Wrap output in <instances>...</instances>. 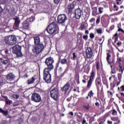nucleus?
<instances>
[{
    "instance_id": "nucleus-1",
    "label": "nucleus",
    "mask_w": 124,
    "mask_h": 124,
    "mask_svg": "<svg viewBox=\"0 0 124 124\" xmlns=\"http://www.w3.org/2000/svg\"><path fill=\"white\" fill-rule=\"evenodd\" d=\"M33 38L34 39V45L31 48L32 51L35 55H39L45 49V46H44L43 43H40V38L39 36H35Z\"/></svg>"
},
{
    "instance_id": "nucleus-2",
    "label": "nucleus",
    "mask_w": 124,
    "mask_h": 124,
    "mask_svg": "<svg viewBox=\"0 0 124 124\" xmlns=\"http://www.w3.org/2000/svg\"><path fill=\"white\" fill-rule=\"evenodd\" d=\"M46 31L50 35L57 34L58 32V25H57V22H52L47 26Z\"/></svg>"
},
{
    "instance_id": "nucleus-3",
    "label": "nucleus",
    "mask_w": 124,
    "mask_h": 124,
    "mask_svg": "<svg viewBox=\"0 0 124 124\" xmlns=\"http://www.w3.org/2000/svg\"><path fill=\"white\" fill-rule=\"evenodd\" d=\"M4 41L8 46H13L17 43V38L14 35H8L4 37Z\"/></svg>"
},
{
    "instance_id": "nucleus-4",
    "label": "nucleus",
    "mask_w": 124,
    "mask_h": 124,
    "mask_svg": "<svg viewBox=\"0 0 124 124\" xmlns=\"http://www.w3.org/2000/svg\"><path fill=\"white\" fill-rule=\"evenodd\" d=\"M50 96L52 99L55 101H58L59 100V97H60V91L59 89L54 87L50 91Z\"/></svg>"
},
{
    "instance_id": "nucleus-5",
    "label": "nucleus",
    "mask_w": 124,
    "mask_h": 124,
    "mask_svg": "<svg viewBox=\"0 0 124 124\" xmlns=\"http://www.w3.org/2000/svg\"><path fill=\"white\" fill-rule=\"evenodd\" d=\"M51 70H52L44 69L43 71V79L46 83H47V84L51 83V81L52 80V75L50 74V71H51Z\"/></svg>"
},
{
    "instance_id": "nucleus-6",
    "label": "nucleus",
    "mask_w": 124,
    "mask_h": 124,
    "mask_svg": "<svg viewBox=\"0 0 124 124\" xmlns=\"http://www.w3.org/2000/svg\"><path fill=\"white\" fill-rule=\"evenodd\" d=\"M54 59L51 57L46 58L45 63L47 66V68H45V69L53 70L54 69V65H53V63H54Z\"/></svg>"
},
{
    "instance_id": "nucleus-7",
    "label": "nucleus",
    "mask_w": 124,
    "mask_h": 124,
    "mask_svg": "<svg viewBox=\"0 0 124 124\" xmlns=\"http://www.w3.org/2000/svg\"><path fill=\"white\" fill-rule=\"evenodd\" d=\"M12 49L13 54H16V57H23V54H22V52H21L22 46L16 45L15 46H13Z\"/></svg>"
},
{
    "instance_id": "nucleus-8",
    "label": "nucleus",
    "mask_w": 124,
    "mask_h": 124,
    "mask_svg": "<svg viewBox=\"0 0 124 124\" xmlns=\"http://www.w3.org/2000/svg\"><path fill=\"white\" fill-rule=\"evenodd\" d=\"M95 75V73L93 70H92L91 73V75L89 78V79L87 83V88L88 90H90L92 87V85H93V79L94 78V76Z\"/></svg>"
},
{
    "instance_id": "nucleus-9",
    "label": "nucleus",
    "mask_w": 124,
    "mask_h": 124,
    "mask_svg": "<svg viewBox=\"0 0 124 124\" xmlns=\"http://www.w3.org/2000/svg\"><path fill=\"white\" fill-rule=\"evenodd\" d=\"M31 100L32 101H33V102H36V103H38V102H40L41 100H42V99H41V96H40V94L36 93H34L32 94L31 97Z\"/></svg>"
},
{
    "instance_id": "nucleus-10",
    "label": "nucleus",
    "mask_w": 124,
    "mask_h": 124,
    "mask_svg": "<svg viewBox=\"0 0 124 124\" xmlns=\"http://www.w3.org/2000/svg\"><path fill=\"white\" fill-rule=\"evenodd\" d=\"M5 77L6 78V81L7 82L15 81V79H16V76L13 73H9L5 75Z\"/></svg>"
},
{
    "instance_id": "nucleus-11",
    "label": "nucleus",
    "mask_w": 124,
    "mask_h": 124,
    "mask_svg": "<svg viewBox=\"0 0 124 124\" xmlns=\"http://www.w3.org/2000/svg\"><path fill=\"white\" fill-rule=\"evenodd\" d=\"M66 20H67V17L64 14L59 15L57 17V22L58 24H64Z\"/></svg>"
},
{
    "instance_id": "nucleus-12",
    "label": "nucleus",
    "mask_w": 124,
    "mask_h": 124,
    "mask_svg": "<svg viewBox=\"0 0 124 124\" xmlns=\"http://www.w3.org/2000/svg\"><path fill=\"white\" fill-rule=\"evenodd\" d=\"M14 20H15V22L13 27V30H15V31H16V30H18V29H19V26L21 23V20H20V18L18 17L14 18Z\"/></svg>"
},
{
    "instance_id": "nucleus-13",
    "label": "nucleus",
    "mask_w": 124,
    "mask_h": 124,
    "mask_svg": "<svg viewBox=\"0 0 124 124\" xmlns=\"http://www.w3.org/2000/svg\"><path fill=\"white\" fill-rule=\"evenodd\" d=\"M75 1H73L71 3H69L67 6V10L69 14H71L74 8H75Z\"/></svg>"
},
{
    "instance_id": "nucleus-14",
    "label": "nucleus",
    "mask_w": 124,
    "mask_h": 124,
    "mask_svg": "<svg viewBox=\"0 0 124 124\" xmlns=\"http://www.w3.org/2000/svg\"><path fill=\"white\" fill-rule=\"evenodd\" d=\"M70 88V83L67 82L62 88H61V91L62 93H63L64 94L67 93L68 90Z\"/></svg>"
},
{
    "instance_id": "nucleus-15",
    "label": "nucleus",
    "mask_w": 124,
    "mask_h": 124,
    "mask_svg": "<svg viewBox=\"0 0 124 124\" xmlns=\"http://www.w3.org/2000/svg\"><path fill=\"white\" fill-rule=\"evenodd\" d=\"M75 16L77 20H79L81 18V16H82V11L81 9L78 8L75 10Z\"/></svg>"
},
{
    "instance_id": "nucleus-16",
    "label": "nucleus",
    "mask_w": 124,
    "mask_h": 124,
    "mask_svg": "<svg viewBox=\"0 0 124 124\" xmlns=\"http://www.w3.org/2000/svg\"><path fill=\"white\" fill-rule=\"evenodd\" d=\"M111 58V54L109 53H107V62L108 64L112 65L113 63H115V59L114 58L110 59Z\"/></svg>"
},
{
    "instance_id": "nucleus-17",
    "label": "nucleus",
    "mask_w": 124,
    "mask_h": 124,
    "mask_svg": "<svg viewBox=\"0 0 124 124\" xmlns=\"http://www.w3.org/2000/svg\"><path fill=\"white\" fill-rule=\"evenodd\" d=\"M95 84L96 85L97 93H99V91H100L99 88L100 87H101V79L100 78H96L95 80Z\"/></svg>"
},
{
    "instance_id": "nucleus-18",
    "label": "nucleus",
    "mask_w": 124,
    "mask_h": 124,
    "mask_svg": "<svg viewBox=\"0 0 124 124\" xmlns=\"http://www.w3.org/2000/svg\"><path fill=\"white\" fill-rule=\"evenodd\" d=\"M86 55L88 59H92L93 53V50H92V48L91 47H88L86 49Z\"/></svg>"
},
{
    "instance_id": "nucleus-19",
    "label": "nucleus",
    "mask_w": 124,
    "mask_h": 124,
    "mask_svg": "<svg viewBox=\"0 0 124 124\" xmlns=\"http://www.w3.org/2000/svg\"><path fill=\"white\" fill-rule=\"evenodd\" d=\"M22 27L25 30H29L30 28V22L28 21V19L24 21L22 23Z\"/></svg>"
},
{
    "instance_id": "nucleus-20",
    "label": "nucleus",
    "mask_w": 124,
    "mask_h": 124,
    "mask_svg": "<svg viewBox=\"0 0 124 124\" xmlns=\"http://www.w3.org/2000/svg\"><path fill=\"white\" fill-rule=\"evenodd\" d=\"M111 72L110 74H116L118 70V67L116 65H110Z\"/></svg>"
},
{
    "instance_id": "nucleus-21",
    "label": "nucleus",
    "mask_w": 124,
    "mask_h": 124,
    "mask_svg": "<svg viewBox=\"0 0 124 124\" xmlns=\"http://www.w3.org/2000/svg\"><path fill=\"white\" fill-rule=\"evenodd\" d=\"M107 118V117H106V115H104L102 117L100 118V119H98L99 124H104Z\"/></svg>"
},
{
    "instance_id": "nucleus-22",
    "label": "nucleus",
    "mask_w": 124,
    "mask_h": 124,
    "mask_svg": "<svg viewBox=\"0 0 124 124\" xmlns=\"http://www.w3.org/2000/svg\"><path fill=\"white\" fill-rule=\"evenodd\" d=\"M114 37H115L114 43H112V45H113V46H114V47H115V48H117V46L116 45H115V43H116L117 42V41H118V39L119 38V36L118 35V33H115L113 35V37H112V38H114Z\"/></svg>"
},
{
    "instance_id": "nucleus-23",
    "label": "nucleus",
    "mask_w": 124,
    "mask_h": 124,
    "mask_svg": "<svg viewBox=\"0 0 124 124\" xmlns=\"http://www.w3.org/2000/svg\"><path fill=\"white\" fill-rule=\"evenodd\" d=\"M35 81V78L34 77H32L31 78H29L27 80V85H31V84H33L34 81Z\"/></svg>"
},
{
    "instance_id": "nucleus-24",
    "label": "nucleus",
    "mask_w": 124,
    "mask_h": 124,
    "mask_svg": "<svg viewBox=\"0 0 124 124\" xmlns=\"http://www.w3.org/2000/svg\"><path fill=\"white\" fill-rule=\"evenodd\" d=\"M111 121H113V122H116L114 124H119L120 123H121V121H120L118 117H112L111 118Z\"/></svg>"
},
{
    "instance_id": "nucleus-25",
    "label": "nucleus",
    "mask_w": 124,
    "mask_h": 124,
    "mask_svg": "<svg viewBox=\"0 0 124 124\" xmlns=\"http://www.w3.org/2000/svg\"><path fill=\"white\" fill-rule=\"evenodd\" d=\"M96 15H98V13L97 12V8L95 7L93 8L92 16H96Z\"/></svg>"
},
{
    "instance_id": "nucleus-26",
    "label": "nucleus",
    "mask_w": 124,
    "mask_h": 124,
    "mask_svg": "<svg viewBox=\"0 0 124 124\" xmlns=\"http://www.w3.org/2000/svg\"><path fill=\"white\" fill-rule=\"evenodd\" d=\"M0 113H1L4 116L6 117L8 115V110H3L2 108H0Z\"/></svg>"
},
{
    "instance_id": "nucleus-27",
    "label": "nucleus",
    "mask_w": 124,
    "mask_h": 124,
    "mask_svg": "<svg viewBox=\"0 0 124 124\" xmlns=\"http://www.w3.org/2000/svg\"><path fill=\"white\" fill-rule=\"evenodd\" d=\"M91 107H90V104L86 103L85 105H83V108L84 110H86V111H88V110H90V108Z\"/></svg>"
},
{
    "instance_id": "nucleus-28",
    "label": "nucleus",
    "mask_w": 124,
    "mask_h": 124,
    "mask_svg": "<svg viewBox=\"0 0 124 124\" xmlns=\"http://www.w3.org/2000/svg\"><path fill=\"white\" fill-rule=\"evenodd\" d=\"M119 72L124 73V66H123V64H122V63H119Z\"/></svg>"
},
{
    "instance_id": "nucleus-29",
    "label": "nucleus",
    "mask_w": 124,
    "mask_h": 124,
    "mask_svg": "<svg viewBox=\"0 0 124 124\" xmlns=\"http://www.w3.org/2000/svg\"><path fill=\"white\" fill-rule=\"evenodd\" d=\"M59 67V63H56L55 67L54 68V75L55 76H58V68Z\"/></svg>"
},
{
    "instance_id": "nucleus-30",
    "label": "nucleus",
    "mask_w": 124,
    "mask_h": 124,
    "mask_svg": "<svg viewBox=\"0 0 124 124\" xmlns=\"http://www.w3.org/2000/svg\"><path fill=\"white\" fill-rule=\"evenodd\" d=\"M0 60L1 62L3 64H4L5 65H6L7 63H8V60H4L2 58H0Z\"/></svg>"
},
{
    "instance_id": "nucleus-31",
    "label": "nucleus",
    "mask_w": 124,
    "mask_h": 124,
    "mask_svg": "<svg viewBox=\"0 0 124 124\" xmlns=\"http://www.w3.org/2000/svg\"><path fill=\"white\" fill-rule=\"evenodd\" d=\"M86 29H87V26L85 25V24H81L78 28V30H79V31H83V30H86Z\"/></svg>"
},
{
    "instance_id": "nucleus-32",
    "label": "nucleus",
    "mask_w": 124,
    "mask_h": 124,
    "mask_svg": "<svg viewBox=\"0 0 124 124\" xmlns=\"http://www.w3.org/2000/svg\"><path fill=\"white\" fill-rule=\"evenodd\" d=\"M16 15V11H15V9L13 8L11 10V13H10V15L11 16H15Z\"/></svg>"
},
{
    "instance_id": "nucleus-33",
    "label": "nucleus",
    "mask_w": 124,
    "mask_h": 124,
    "mask_svg": "<svg viewBox=\"0 0 124 124\" xmlns=\"http://www.w3.org/2000/svg\"><path fill=\"white\" fill-rule=\"evenodd\" d=\"M61 64H67V60L65 58L61 60Z\"/></svg>"
},
{
    "instance_id": "nucleus-34",
    "label": "nucleus",
    "mask_w": 124,
    "mask_h": 124,
    "mask_svg": "<svg viewBox=\"0 0 124 124\" xmlns=\"http://www.w3.org/2000/svg\"><path fill=\"white\" fill-rule=\"evenodd\" d=\"M93 90H91L88 93V96L90 97V98H92L93 96Z\"/></svg>"
},
{
    "instance_id": "nucleus-35",
    "label": "nucleus",
    "mask_w": 124,
    "mask_h": 124,
    "mask_svg": "<svg viewBox=\"0 0 124 124\" xmlns=\"http://www.w3.org/2000/svg\"><path fill=\"white\" fill-rule=\"evenodd\" d=\"M122 76H123L122 73L118 74L117 77H118V79L119 81H120V82H121L122 81Z\"/></svg>"
},
{
    "instance_id": "nucleus-36",
    "label": "nucleus",
    "mask_w": 124,
    "mask_h": 124,
    "mask_svg": "<svg viewBox=\"0 0 124 124\" xmlns=\"http://www.w3.org/2000/svg\"><path fill=\"white\" fill-rule=\"evenodd\" d=\"M112 111V116H117V114H118V112H117V110H116V109H112L111 110Z\"/></svg>"
},
{
    "instance_id": "nucleus-37",
    "label": "nucleus",
    "mask_w": 124,
    "mask_h": 124,
    "mask_svg": "<svg viewBox=\"0 0 124 124\" xmlns=\"http://www.w3.org/2000/svg\"><path fill=\"white\" fill-rule=\"evenodd\" d=\"M119 92H124V85H122L120 87H118Z\"/></svg>"
},
{
    "instance_id": "nucleus-38",
    "label": "nucleus",
    "mask_w": 124,
    "mask_h": 124,
    "mask_svg": "<svg viewBox=\"0 0 124 124\" xmlns=\"http://www.w3.org/2000/svg\"><path fill=\"white\" fill-rule=\"evenodd\" d=\"M103 9H104V8L102 7H100L98 8V12L99 14H102V13H103Z\"/></svg>"
},
{
    "instance_id": "nucleus-39",
    "label": "nucleus",
    "mask_w": 124,
    "mask_h": 124,
    "mask_svg": "<svg viewBox=\"0 0 124 124\" xmlns=\"http://www.w3.org/2000/svg\"><path fill=\"white\" fill-rule=\"evenodd\" d=\"M96 32L97 33H99V34H102V29L101 28H99L96 29Z\"/></svg>"
},
{
    "instance_id": "nucleus-40",
    "label": "nucleus",
    "mask_w": 124,
    "mask_h": 124,
    "mask_svg": "<svg viewBox=\"0 0 124 124\" xmlns=\"http://www.w3.org/2000/svg\"><path fill=\"white\" fill-rule=\"evenodd\" d=\"M8 2V0H0V4H4Z\"/></svg>"
},
{
    "instance_id": "nucleus-41",
    "label": "nucleus",
    "mask_w": 124,
    "mask_h": 124,
    "mask_svg": "<svg viewBox=\"0 0 124 124\" xmlns=\"http://www.w3.org/2000/svg\"><path fill=\"white\" fill-rule=\"evenodd\" d=\"M5 102H6V104L7 105H10V104H11V103L12 102V101L11 100H10L9 99H8V98L6 100H5Z\"/></svg>"
},
{
    "instance_id": "nucleus-42",
    "label": "nucleus",
    "mask_w": 124,
    "mask_h": 124,
    "mask_svg": "<svg viewBox=\"0 0 124 124\" xmlns=\"http://www.w3.org/2000/svg\"><path fill=\"white\" fill-rule=\"evenodd\" d=\"M67 72V70L65 69L64 72L60 75V78H62L64 75H65L66 73Z\"/></svg>"
},
{
    "instance_id": "nucleus-43",
    "label": "nucleus",
    "mask_w": 124,
    "mask_h": 124,
    "mask_svg": "<svg viewBox=\"0 0 124 124\" xmlns=\"http://www.w3.org/2000/svg\"><path fill=\"white\" fill-rule=\"evenodd\" d=\"M117 62H119V63L120 64L122 62V57H119V55H117Z\"/></svg>"
},
{
    "instance_id": "nucleus-44",
    "label": "nucleus",
    "mask_w": 124,
    "mask_h": 124,
    "mask_svg": "<svg viewBox=\"0 0 124 124\" xmlns=\"http://www.w3.org/2000/svg\"><path fill=\"white\" fill-rule=\"evenodd\" d=\"M113 8H114V11H118V10H119V7H118V6H117L116 3L114 4Z\"/></svg>"
},
{
    "instance_id": "nucleus-45",
    "label": "nucleus",
    "mask_w": 124,
    "mask_h": 124,
    "mask_svg": "<svg viewBox=\"0 0 124 124\" xmlns=\"http://www.w3.org/2000/svg\"><path fill=\"white\" fill-rule=\"evenodd\" d=\"M77 58V55H76V52L73 53V58H72V60H73V61H75L76 58Z\"/></svg>"
},
{
    "instance_id": "nucleus-46",
    "label": "nucleus",
    "mask_w": 124,
    "mask_h": 124,
    "mask_svg": "<svg viewBox=\"0 0 124 124\" xmlns=\"http://www.w3.org/2000/svg\"><path fill=\"white\" fill-rule=\"evenodd\" d=\"M13 98H15V99H18L19 98V95L18 94H13L12 95Z\"/></svg>"
},
{
    "instance_id": "nucleus-47",
    "label": "nucleus",
    "mask_w": 124,
    "mask_h": 124,
    "mask_svg": "<svg viewBox=\"0 0 124 124\" xmlns=\"http://www.w3.org/2000/svg\"><path fill=\"white\" fill-rule=\"evenodd\" d=\"M123 11H124V10L119 11H118V12L115 13L114 14V15H116V16L120 15V14H122V13H123Z\"/></svg>"
},
{
    "instance_id": "nucleus-48",
    "label": "nucleus",
    "mask_w": 124,
    "mask_h": 124,
    "mask_svg": "<svg viewBox=\"0 0 124 124\" xmlns=\"http://www.w3.org/2000/svg\"><path fill=\"white\" fill-rule=\"evenodd\" d=\"M110 90H111V91H113L114 87H116V86L114 85L113 83H112V82L110 83Z\"/></svg>"
},
{
    "instance_id": "nucleus-49",
    "label": "nucleus",
    "mask_w": 124,
    "mask_h": 124,
    "mask_svg": "<svg viewBox=\"0 0 124 124\" xmlns=\"http://www.w3.org/2000/svg\"><path fill=\"white\" fill-rule=\"evenodd\" d=\"M96 68L97 70L99 69V62H96Z\"/></svg>"
},
{
    "instance_id": "nucleus-50",
    "label": "nucleus",
    "mask_w": 124,
    "mask_h": 124,
    "mask_svg": "<svg viewBox=\"0 0 124 124\" xmlns=\"http://www.w3.org/2000/svg\"><path fill=\"white\" fill-rule=\"evenodd\" d=\"M88 35H85L83 36V38L84 40H85V41H87L88 40Z\"/></svg>"
},
{
    "instance_id": "nucleus-51",
    "label": "nucleus",
    "mask_w": 124,
    "mask_h": 124,
    "mask_svg": "<svg viewBox=\"0 0 124 124\" xmlns=\"http://www.w3.org/2000/svg\"><path fill=\"white\" fill-rule=\"evenodd\" d=\"M53 1L55 4H59L61 0H53Z\"/></svg>"
},
{
    "instance_id": "nucleus-52",
    "label": "nucleus",
    "mask_w": 124,
    "mask_h": 124,
    "mask_svg": "<svg viewBox=\"0 0 124 124\" xmlns=\"http://www.w3.org/2000/svg\"><path fill=\"white\" fill-rule=\"evenodd\" d=\"M83 79L84 80H85V81L87 80H89V76L84 75V76H83Z\"/></svg>"
},
{
    "instance_id": "nucleus-53",
    "label": "nucleus",
    "mask_w": 124,
    "mask_h": 124,
    "mask_svg": "<svg viewBox=\"0 0 124 124\" xmlns=\"http://www.w3.org/2000/svg\"><path fill=\"white\" fill-rule=\"evenodd\" d=\"M90 37L91 39L94 38V34L93 33H91L90 35Z\"/></svg>"
},
{
    "instance_id": "nucleus-54",
    "label": "nucleus",
    "mask_w": 124,
    "mask_h": 124,
    "mask_svg": "<svg viewBox=\"0 0 124 124\" xmlns=\"http://www.w3.org/2000/svg\"><path fill=\"white\" fill-rule=\"evenodd\" d=\"M89 22L90 23H93L95 22V19H94V18H92L90 20Z\"/></svg>"
},
{
    "instance_id": "nucleus-55",
    "label": "nucleus",
    "mask_w": 124,
    "mask_h": 124,
    "mask_svg": "<svg viewBox=\"0 0 124 124\" xmlns=\"http://www.w3.org/2000/svg\"><path fill=\"white\" fill-rule=\"evenodd\" d=\"M115 29V26L114 25H111L109 28V31H113Z\"/></svg>"
},
{
    "instance_id": "nucleus-56",
    "label": "nucleus",
    "mask_w": 124,
    "mask_h": 124,
    "mask_svg": "<svg viewBox=\"0 0 124 124\" xmlns=\"http://www.w3.org/2000/svg\"><path fill=\"white\" fill-rule=\"evenodd\" d=\"M5 54L7 56L8 55V49L6 48L4 49Z\"/></svg>"
},
{
    "instance_id": "nucleus-57",
    "label": "nucleus",
    "mask_w": 124,
    "mask_h": 124,
    "mask_svg": "<svg viewBox=\"0 0 124 124\" xmlns=\"http://www.w3.org/2000/svg\"><path fill=\"white\" fill-rule=\"evenodd\" d=\"M100 22V17H97L96 23V24H99V22Z\"/></svg>"
},
{
    "instance_id": "nucleus-58",
    "label": "nucleus",
    "mask_w": 124,
    "mask_h": 124,
    "mask_svg": "<svg viewBox=\"0 0 124 124\" xmlns=\"http://www.w3.org/2000/svg\"><path fill=\"white\" fill-rule=\"evenodd\" d=\"M19 104L18 103H14L13 104L14 107H16V106H19Z\"/></svg>"
},
{
    "instance_id": "nucleus-59",
    "label": "nucleus",
    "mask_w": 124,
    "mask_h": 124,
    "mask_svg": "<svg viewBox=\"0 0 124 124\" xmlns=\"http://www.w3.org/2000/svg\"><path fill=\"white\" fill-rule=\"evenodd\" d=\"M107 93H109V94H108L109 95H111V96H113V93H112V92L108 91Z\"/></svg>"
},
{
    "instance_id": "nucleus-60",
    "label": "nucleus",
    "mask_w": 124,
    "mask_h": 124,
    "mask_svg": "<svg viewBox=\"0 0 124 124\" xmlns=\"http://www.w3.org/2000/svg\"><path fill=\"white\" fill-rule=\"evenodd\" d=\"M117 46H118V47L121 46V45H122V42H121V41L118 42L117 43Z\"/></svg>"
},
{
    "instance_id": "nucleus-61",
    "label": "nucleus",
    "mask_w": 124,
    "mask_h": 124,
    "mask_svg": "<svg viewBox=\"0 0 124 124\" xmlns=\"http://www.w3.org/2000/svg\"><path fill=\"white\" fill-rule=\"evenodd\" d=\"M111 83L116 86V85H117V80L114 79Z\"/></svg>"
},
{
    "instance_id": "nucleus-62",
    "label": "nucleus",
    "mask_w": 124,
    "mask_h": 124,
    "mask_svg": "<svg viewBox=\"0 0 124 124\" xmlns=\"http://www.w3.org/2000/svg\"><path fill=\"white\" fill-rule=\"evenodd\" d=\"M120 95L121 97H124V93L123 92L120 93Z\"/></svg>"
},
{
    "instance_id": "nucleus-63",
    "label": "nucleus",
    "mask_w": 124,
    "mask_h": 124,
    "mask_svg": "<svg viewBox=\"0 0 124 124\" xmlns=\"http://www.w3.org/2000/svg\"><path fill=\"white\" fill-rule=\"evenodd\" d=\"M67 101H68V102H69L70 101H71V97L67 98L66 99Z\"/></svg>"
},
{
    "instance_id": "nucleus-64",
    "label": "nucleus",
    "mask_w": 124,
    "mask_h": 124,
    "mask_svg": "<svg viewBox=\"0 0 124 124\" xmlns=\"http://www.w3.org/2000/svg\"><path fill=\"white\" fill-rule=\"evenodd\" d=\"M107 124H113V122L112 121H110L108 120L107 122Z\"/></svg>"
}]
</instances>
